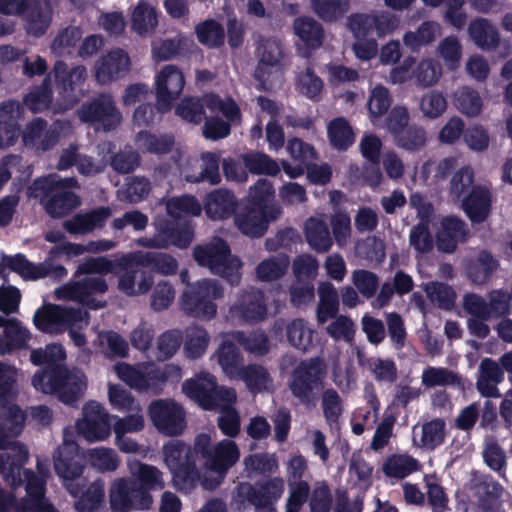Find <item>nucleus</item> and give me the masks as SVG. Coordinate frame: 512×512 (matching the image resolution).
<instances>
[{"label": "nucleus", "mask_w": 512, "mask_h": 512, "mask_svg": "<svg viewBox=\"0 0 512 512\" xmlns=\"http://www.w3.org/2000/svg\"><path fill=\"white\" fill-rule=\"evenodd\" d=\"M52 73L61 99L53 103L50 77H45L40 85L32 87L23 97V104L34 114L45 111H51L54 115L63 113L72 109L79 101V95L75 90L84 82L86 68L78 65L69 69L64 61H56Z\"/></svg>", "instance_id": "nucleus-1"}, {"label": "nucleus", "mask_w": 512, "mask_h": 512, "mask_svg": "<svg viewBox=\"0 0 512 512\" xmlns=\"http://www.w3.org/2000/svg\"><path fill=\"white\" fill-rule=\"evenodd\" d=\"M54 470L68 493L77 498V512H98L105 497L104 486L95 481L86 487L87 481L82 477L84 462L75 442L65 441L58 447L54 456Z\"/></svg>", "instance_id": "nucleus-2"}, {"label": "nucleus", "mask_w": 512, "mask_h": 512, "mask_svg": "<svg viewBox=\"0 0 512 512\" xmlns=\"http://www.w3.org/2000/svg\"><path fill=\"white\" fill-rule=\"evenodd\" d=\"M213 447L211 437L206 433H200L195 437L193 447L181 440H171L164 445V461L172 474L175 486L191 488L196 485L200 478L197 460L206 462Z\"/></svg>", "instance_id": "nucleus-3"}, {"label": "nucleus", "mask_w": 512, "mask_h": 512, "mask_svg": "<svg viewBox=\"0 0 512 512\" xmlns=\"http://www.w3.org/2000/svg\"><path fill=\"white\" fill-rule=\"evenodd\" d=\"M84 378L70 372L65 365H49L34 374L32 385L37 391L56 395L61 402L72 405L86 388Z\"/></svg>", "instance_id": "nucleus-4"}, {"label": "nucleus", "mask_w": 512, "mask_h": 512, "mask_svg": "<svg viewBox=\"0 0 512 512\" xmlns=\"http://www.w3.org/2000/svg\"><path fill=\"white\" fill-rule=\"evenodd\" d=\"M180 279L182 283L187 284L180 297L182 311L194 318L205 320L214 318L217 313V305L214 301L223 297V287L216 280L211 279H202L195 284H189L187 269L180 272Z\"/></svg>", "instance_id": "nucleus-5"}, {"label": "nucleus", "mask_w": 512, "mask_h": 512, "mask_svg": "<svg viewBox=\"0 0 512 512\" xmlns=\"http://www.w3.org/2000/svg\"><path fill=\"white\" fill-rule=\"evenodd\" d=\"M193 258L200 267L208 268L212 274L226 279L230 284L240 280V261L231 254L228 243L215 237L212 241L198 244L193 248Z\"/></svg>", "instance_id": "nucleus-6"}, {"label": "nucleus", "mask_w": 512, "mask_h": 512, "mask_svg": "<svg viewBox=\"0 0 512 512\" xmlns=\"http://www.w3.org/2000/svg\"><path fill=\"white\" fill-rule=\"evenodd\" d=\"M326 365L319 357L301 360L293 369L289 388L292 395L307 409L316 406L318 392L323 388Z\"/></svg>", "instance_id": "nucleus-7"}, {"label": "nucleus", "mask_w": 512, "mask_h": 512, "mask_svg": "<svg viewBox=\"0 0 512 512\" xmlns=\"http://www.w3.org/2000/svg\"><path fill=\"white\" fill-rule=\"evenodd\" d=\"M88 317V313L80 308H67L49 304L38 309L34 315L35 327L45 333L63 331L68 328V335L77 347L87 343L85 334L75 330L73 326Z\"/></svg>", "instance_id": "nucleus-8"}, {"label": "nucleus", "mask_w": 512, "mask_h": 512, "mask_svg": "<svg viewBox=\"0 0 512 512\" xmlns=\"http://www.w3.org/2000/svg\"><path fill=\"white\" fill-rule=\"evenodd\" d=\"M36 189L43 192L41 203L52 218H61L80 205L79 196L70 188L77 185L75 178H57L49 176L34 182Z\"/></svg>", "instance_id": "nucleus-9"}, {"label": "nucleus", "mask_w": 512, "mask_h": 512, "mask_svg": "<svg viewBox=\"0 0 512 512\" xmlns=\"http://www.w3.org/2000/svg\"><path fill=\"white\" fill-rule=\"evenodd\" d=\"M187 397L195 401L204 410H213L222 405H231L236 401L233 388L219 386L217 379L210 373L201 372L182 384Z\"/></svg>", "instance_id": "nucleus-10"}, {"label": "nucleus", "mask_w": 512, "mask_h": 512, "mask_svg": "<svg viewBox=\"0 0 512 512\" xmlns=\"http://www.w3.org/2000/svg\"><path fill=\"white\" fill-rule=\"evenodd\" d=\"M17 394L16 368L0 361V409L6 408L1 412L0 418L14 437L20 436L26 421V414L19 405L12 404L7 407L17 398Z\"/></svg>", "instance_id": "nucleus-11"}, {"label": "nucleus", "mask_w": 512, "mask_h": 512, "mask_svg": "<svg viewBox=\"0 0 512 512\" xmlns=\"http://www.w3.org/2000/svg\"><path fill=\"white\" fill-rule=\"evenodd\" d=\"M154 226L156 234L144 243L148 247L167 248L174 245L183 249L187 248L194 238V231L189 223L181 222L168 214L157 215Z\"/></svg>", "instance_id": "nucleus-12"}, {"label": "nucleus", "mask_w": 512, "mask_h": 512, "mask_svg": "<svg viewBox=\"0 0 512 512\" xmlns=\"http://www.w3.org/2000/svg\"><path fill=\"white\" fill-rule=\"evenodd\" d=\"M107 291L108 284L103 277H85L56 288L55 296L57 299L77 301L91 310H97L104 308L106 301L97 300L93 295H102Z\"/></svg>", "instance_id": "nucleus-13"}, {"label": "nucleus", "mask_w": 512, "mask_h": 512, "mask_svg": "<svg viewBox=\"0 0 512 512\" xmlns=\"http://www.w3.org/2000/svg\"><path fill=\"white\" fill-rule=\"evenodd\" d=\"M148 415L155 428L163 435L178 436L186 428V414L173 399H156L148 407Z\"/></svg>", "instance_id": "nucleus-14"}, {"label": "nucleus", "mask_w": 512, "mask_h": 512, "mask_svg": "<svg viewBox=\"0 0 512 512\" xmlns=\"http://www.w3.org/2000/svg\"><path fill=\"white\" fill-rule=\"evenodd\" d=\"M78 116L82 122L98 124L105 132L114 130L122 119L113 97L106 93L83 103Z\"/></svg>", "instance_id": "nucleus-15"}, {"label": "nucleus", "mask_w": 512, "mask_h": 512, "mask_svg": "<svg viewBox=\"0 0 512 512\" xmlns=\"http://www.w3.org/2000/svg\"><path fill=\"white\" fill-rule=\"evenodd\" d=\"M285 482L281 477L259 480L251 484L240 483L237 487L238 496L256 509L275 508V503L284 493Z\"/></svg>", "instance_id": "nucleus-16"}, {"label": "nucleus", "mask_w": 512, "mask_h": 512, "mask_svg": "<svg viewBox=\"0 0 512 512\" xmlns=\"http://www.w3.org/2000/svg\"><path fill=\"white\" fill-rule=\"evenodd\" d=\"M257 50L259 61L254 72V78L259 82L260 90L270 91L272 87L271 75L273 72H282L283 45L275 38H268L262 41Z\"/></svg>", "instance_id": "nucleus-17"}, {"label": "nucleus", "mask_w": 512, "mask_h": 512, "mask_svg": "<svg viewBox=\"0 0 512 512\" xmlns=\"http://www.w3.org/2000/svg\"><path fill=\"white\" fill-rule=\"evenodd\" d=\"M111 418L99 402L91 400L83 407V418L77 421V430L90 442L104 440L111 433Z\"/></svg>", "instance_id": "nucleus-18"}, {"label": "nucleus", "mask_w": 512, "mask_h": 512, "mask_svg": "<svg viewBox=\"0 0 512 512\" xmlns=\"http://www.w3.org/2000/svg\"><path fill=\"white\" fill-rule=\"evenodd\" d=\"M130 477H127L139 492L141 503L153 504L152 491L164 489L163 473L156 467L137 461L130 464Z\"/></svg>", "instance_id": "nucleus-19"}, {"label": "nucleus", "mask_w": 512, "mask_h": 512, "mask_svg": "<svg viewBox=\"0 0 512 512\" xmlns=\"http://www.w3.org/2000/svg\"><path fill=\"white\" fill-rule=\"evenodd\" d=\"M281 212V208H272L269 211L245 204L241 210L235 214V223L244 235L258 238L265 234L268 224L276 220Z\"/></svg>", "instance_id": "nucleus-20"}, {"label": "nucleus", "mask_w": 512, "mask_h": 512, "mask_svg": "<svg viewBox=\"0 0 512 512\" xmlns=\"http://www.w3.org/2000/svg\"><path fill=\"white\" fill-rule=\"evenodd\" d=\"M185 78L176 65H166L156 77V99L162 111H170L172 103L182 93Z\"/></svg>", "instance_id": "nucleus-21"}, {"label": "nucleus", "mask_w": 512, "mask_h": 512, "mask_svg": "<svg viewBox=\"0 0 512 512\" xmlns=\"http://www.w3.org/2000/svg\"><path fill=\"white\" fill-rule=\"evenodd\" d=\"M59 121H55L50 128L48 122L35 117L29 121L24 130L21 129V138L23 145L27 148H36L39 151H48L52 149L60 140V131L56 127Z\"/></svg>", "instance_id": "nucleus-22"}, {"label": "nucleus", "mask_w": 512, "mask_h": 512, "mask_svg": "<svg viewBox=\"0 0 512 512\" xmlns=\"http://www.w3.org/2000/svg\"><path fill=\"white\" fill-rule=\"evenodd\" d=\"M240 458V451L237 444L230 439H224L218 442L212 450V453L206 462H203V467L207 470L216 473L219 480L213 484L208 485L205 479L204 485L209 488L217 487L224 479L227 472L238 462Z\"/></svg>", "instance_id": "nucleus-23"}, {"label": "nucleus", "mask_w": 512, "mask_h": 512, "mask_svg": "<svg viewBox=\"0 0 512 512\" xmlns=\"http://www.w3.org/2000/svg\"><path fill=\"white\" fill-rule=\"evenodd\" d=\"M24 105L17 100L0 103V150L14 146L21 136Z\"/></svg>", "instance_id": "nucleus-24"}, {"label": "nucleus", "mask_w": 512, "mask_h": 512, "mask_svg": "<svg viewBox=\"0 0 512 512\" xmlns=\"http://www.w3.org/2000/svg\"><path fill=\"white\" fill-rule=\"evenodd\" d=\"M140 497L138 490L128 478L115 479L109 490L111 512L150 510L147 503H141Z\"/></svg>", "instance_id": "nucleus-25"}, {"label": "nucleus", "mask_w": 512, "mask_h": 512, "mask_svg": "<svg viewBox=\"0 0 512 512\" xmlns=\"http://www.w3.org/2000/svg\"><path fill=\"white\" fill-rule=\"evenodd\" d=\"M19 16L25 22L27 34L39 38L52 23L53 8L49 0H27Z\"/></svg>", "instance_id": "nucleus-26"}, {"label": "nucleus", "mask_w": 512, "mask_h": 512, "mask_svg": "<svg viewBox=\"0 0 512 512\" xmlns=\"http://www.w3.org/2000/svg\"><path fill=\"white\" fill-rule=\"evenodd\" d=\"M461 208L473 224L485 222L492 211V193L486 186L474 185L462 198Z\"/></svg>", "instance_id": "nucleus-27"}, {"label": "nucleus", "mask_w": 512, "mask_h": 512, "mask_svg": "<svg viewBox=\"0 0 512 512\" xmlns=\"http://www.w3.org/2000/svg\"><path fill=\"white\" fill-rule=\"evenodd\" d=\"M126 262L165 276L175 275L179 266L174 256L158 251L133 252L127 255Z\"/></svg>", "instance_id": "nucleus-28"}, {"label": "nucleus", "mask_w": 512, "mask_h": 512, "mask_svg": "<svg viewBox=\"0 0 512 512\" xmlns=\"http://www.w3.org/2000/svg\"><path fill=\"white\" fill-rule=\"evenodd\" d=\"M232 311L241 319L250 323L262 321L267 316V304L263 291L250 288L238 297Z\"/></svg>", "instance_id": "nucleus-29"}, {"label": "nucleus", "mask_w": 512, "mask_h": 512, "mask_svg": "<svg viewBox=\"0 0 512 512\" xmlns=\"http://www.w3.org/2000/svg\"><path fill=\"white\" fill-rule=\"evenodd\" d=\"M112 214L108 206H100L85 213H77L63 222V228L70 234H88L95 229H102Z\"/></svg>", "instance_id": "nucleus-30"}, {"label": "nucleus", "mask_w": 512, "mask_h": 512, "mask_svg": "<svg viewBox=\"0 0 512 512\" xmlns=\"http://www.w3.org/2000/svg\"><path fill=\"white\" fill-rule=\"evenodd\" d=\"M130 66V58L123 49H115L102 56L96 63V80L107 84L122 77Z\"/></svg>", "instance_id": "nucleus-31"}, {"label": "nucleus", "mask_w": 512, "mask_h": 512, "mask_svg": "<svg viewBox=\"0 0 512 512\" xmlns=\"http://www.w3.org/2000/svg\"><path fill=\"white\" fill-rule=\"evenodd\" d=\"M295 35L304 46L303 57H310L312 51L321 47L325 31L321 23L308 16L297 17L293 22Z\"/></svg>", "instance_id": "nucleus-32"}, {"label": "nucleus", "mask_w": 512, "mask_h": 512, "mask_svg": "<svg viewBox=\"0 0 512 512\" xmlns=\"http://www.w3.org/2000/svg\"><path fill=\"white\" fill-rule=\"evenodd\" d=\"M237 199L234 193L225 188H218L209 192L204 200V209L212 220L229 219L237 209Z\"/></svg>", "instance_id": "nucleus-33"}, {"label": "nucleus", "mask_w": 512, "mask_h": 512, "mask_svg": "<svg viewBox=\"0 0 512 512\" xmlns=\"http://www.w3.org/2000/svg\"><path fill=\"white\" fill-rule=\"evenodd\" d=\"M467 235L468 230L463 220L456 216L445 217L436 236L437 248L445 253H453L459 241H466Z\"/></svg>", "instance_id": "nucleus-34"}, {"label": "nucleus", "mask_w": 512, "mask_h": 512, "mask_svg": "<svg viewBox=\"0 0 512 512\" xmlns=\"http://www.w3.org/2000/svg\"><path fill=\"white\" fill-rule=\"evenodd\" d=\"M499 267V261L488 250H481L475 257L469 259L465 266L466 275L473 283H487Z\"/></svg>", "instance_id": "nucleus-35"}, {"label": "nucleus", "mask_w": 512, "mask_h": 512, "mask_svg": "<svg viewBox=\"0 0 512 512\" xmlns=\"http://www.w3.org/2000/svg\"><path fill=\"white\" fill-rule=\"evenodd\" d=\"M480 512H496L501 507L503 486L492 476L482 477L475 486Z\"/></svg>", "instance_id": "nucleus-36"}, {"label": "nucleus", "mask_w": 512, "mask_h": 512, "mask_svg": "<svg viewBox=\"0 0 512 512\" xmlns=\"http://www.w3.org/2000/svg\"><path fill=\"white\" fill-rule=\"evenodd\" d=\"M145 383L142 392L160 394L167 382L178 383L182 378V369L175 364L153 367L144 372Z\"/></svg>", "instance_id": "nucleus-37"}, {"label": "nucleus", "mask_w": 512, "mask_h": 512, "mask_svg": "<svg viewBox=\"0 0 512 512\" xmlns=\"http://www.w3.org/2000/svg\"><path fill=\"white\" fill-rule=\"evenodd\" d=\"M468 34L481 50L490 51L498 47L500 35L495 26L485 18H476L468 26Z\"/></svg>", "instance_id": "nucleus-38"}, {"label": "nucleus", "mask_w": 512, "mask_h": 512, "mask_svg": "<svg viewBox=\"0 0 512 512\" xmlns=\"http://www.w3.org/2000/svg\"><path fill=\"white\" fill-rule=\"evenodd\" d=\"M305 238L310 247L317 253L327 252L333 240L328 225L321 219L310 217L304 225Z\"/></svg>", "instance_id": "nucleus-39"}, {"label": "nucleus", "mask_w": 512, "mask_h": 512, "mask_svg": "<svg viewBox=\"0 0 512 512\" xmlns=\"http://www.w3.org/2000/svg\"><path fill=\"white\" fill-rule=\"evenodd\" d=\"M1 260L6 268L19 274L24 280H38L48 276L46 266L30 262L22 253L14 256L2 255Z\"/></svg>", "instance_id": "nucleus-40"}, {"label": "nucleus", "mask_w": 512, "mask_h": 512, "mask_svg": "<svg viewBox=\"0 0 512 512\" xmlns=\"http://www.w3.org/2000/svg\"><path fill=\"white\" fill-rule=\"evenodd\" d=\"M131 26L140 36L154 32L158 26L156 8L146 1H139L131 15Z\"/></svg>", "instance_id": "nucleus-41"}, {"label": "nucleus", "mask_w": 512, "mask_h": 512, "mask_svg": "<svg viewBox=\"0 0 512 512\" xmlns=\"http://www.w3.org/2000/svg\"><path fill=\"white\" fill-rule=\"evenodd\" d=\"M319 303L317 306V319L325 323L333 318L339 311V295L331 282H321L318 286Z\"/></svg>", "instance_id": "nucleus-42"}, {"label": "nucleus", "mask_w": 512, "mask_h": 512, "mask_svg": "<svg viewBox=\"0 0 512 512\" xmlns=\"http://www.w3.org/2000/svg\"><path fill=\"white\" fill-rule=\"evenodd\" d=\"M245 204L269 211L272 208H281L275 202V189L273 184L267 179H259L250 187Z\"/></svg>", "instance_id": "nucleus-43"}, {"label": "nucleus", "mask_w": 512, "mask_h": 512, "mask_svg": "<svg viewBox=\"0 0 512 512\" xmlns=\"http://www.w3.org/2000/svg\"><path fill=\"white\" fill-rule=\"evenodd\" d=\"M331 146L339 151H346L355 142L354 132L344 117L331 120L327 127Z\"/></svg>", "instance_id": "nucleus-44"}, {"label": "nucleus", "mask_w": 512, "mask_h": 512, "mask_svg": "<svg viewBox=\"0 0 512 512\" xmlns=\"http://www.w3.org/2000/svg\"><path fill=\"white\" fill-rule=\"evenodd\" d=\"M135 140L142 151L156 155L168 154L174 146L172 135L163 134L158 136L147 130L139 131Z\"/></svg>", "instance_id": "nucleus-45"}, {"label": "nucleus", "mask_w": 512, "mask_h": 512, "mask_svg": "<svg viewBox=\"0 0 512 512\" xmlns=\"http://www.w3.org/2000/svg\"><path fill=\"white\" fill-rule=\"evenodd\" d=\"M201 211V205L193 195L186 194L179 197H173L166 203V212L168 216L184 223H188L186 216H199Z\"/></svg>", "instance_id": "nucleus-46"}, {"label": "nucleus", "mask_w": 512, "mask_h": 512, "mask_svg": "<svg viewBox=\"0 0 512 512\" xmlns=\"http://www.w3.org/2000/svg\"><path fill=\"white\" fill-rule=\"evenodd\" d=\"M29 336V331L18 319L10 318L9 324L4 329V337L0 339V355L23 348Z\"/></svg>", "instance_id": "nucleus-47"}, {"label": "nucleus", "mask_w": 512, "mask_h": 512, "mask_svg": "<svg viewBox=\"0 0 512 512\" xmlns=\"http://www.w3.org/2000/svg\"><path fill=\"white\" fill-rule=\"evenodd\" d=\"M446 439V422L442 418H433L421 426V437L418 446L429 451L444 444Z\"/></svg>", "instance_id": "nucleus-48"}, {"label": "nucleus", "mask_w": 512, "mask_h": 512, "mask_svg": "<svg viewBox=\"0 0 512 512\" xmlns=\"http://www.w3.org/2000/svg\"><path fill=\"white\" fill-rule=\"evenodd\" d=\"M197 40L208 48H219L225 42L224 27L215 19H206L195 26Z\"/></svg>", "instance_id": "nucleus-49"}, {"label": "nucleus", "mask_w": 512, "mask_h": 512, "mask_svg": "<svg viewBox=\"0 0 512 512\" xmlns=\"http://www.w3.org/2000/svg\"><path fill=\"white\" fill-rule=\"evenodd\" d=\"M440 26L433 21H424L416 31H408L404 34V44L413 51H418L422 46H426L435 41Z\"/></svg>", "instance_id": "nucleus-50"}, {"label": "nucleus", "mask_w": 512, "mask_h": 512, "mask_svg": "<svg viewBox=\"0 0 512 512\" xmlns=\"http://www.w3.org/2000/svg\"><path fill=\"white\" fill-rule=\"evenodd\" d=\"M311 6L320 19L333 23L347 14L350 0H311Z\"/></svg>", "instance_id": "nucleus-51"}, {"label": "nucleus", "mask_w": 512, "mask_h": 512, "mask_svg": "<svg viewBox=\"0 0 512 512\" xmlns=\"http://www.w3.org/2000/svg\"><path fill=\"white\" fill-rule=\"evenodd\" d=\"M243 163L252 174L276 176L280 166L276 160L263 152H250L242 155Z\"/></svg>", "instance_id": "nucleus-52"}, {"label": "nucleus", "mask_w": 512, "mask_h": 512, "mask_svg": "<svg viewBox=\"0 0 512 512\" xmlns=\"http://www.w3.org/2000/svg\"><path fill=\"white\" fill-rule=\"evenodd\" d=\"M419 469L417 459L409 455H392L383 464V472L388 477L403 479Z\"/></svg>", "instance_id": "nucleus-53"}, {"label": "nucleus", "mask_w": 512, "mask_h": 512, "mask_svg": "<svg viewBox=\"0 0 512 512\" xmlns=\"http://www.w3.org/2000/svg\"><path fill=\"white\" fill-rule=\"evenodd\" d=\"M218 363L223 372L230 376H237L241 370L243 360L238 347L231 341H224L217 350Z\"/></svg>", "instance_id": "nucleus-54"}, {"label": "nucleus", "mask_w": 512, "mask_h": 512, "mask_svg": "<svg viewBox=\"0 0 512 512\" xmlns=\"http://www.w3.org/2000/svg\"><path fill=\"white\" fill-rule=\"evenodd\" d=\"M290 261L287 255L271 256L261 261L256 267V274L261 281H274L285 275Z\"/></svg>", "instance_id": "nucleus-55"}, {"label": "nucleus", "mask_w": 512, "mask_h": 512, "mask_svg": "<svg viewBox=\"0 0 512 512\" xmlns=\"http://www.w3.org/2000/svg\"><path fill=\"white\" fill-rule=\"evenodd\" d=\"M252 392H262L272 381L267 369L259 364L243 366L237 375Z\"/></svg>", "instance_id": "nucleus-56"}, {"label": "nucleus", "mask_w": 512, "mask_h": 512, "mask_svg": "<svg viewBox=\"0 0 512 512\" xmlns=\"http://www.w3.org/2000/svg\"><path fill=\"white\" fill-rule=\"evenodd\" d=\"M286 336L289 344L302 352H306L313 343V331L300 318L292 320L286 326Z\"/></svg>", "instance_id": "nucleus-57"}, {"label": "nucleus", "mask_w": 512, "mask_h": 512, "mask_svg": "<svg viewBox=\"0 0 512 512\" xmlns=\"http://www.w3.org/2000/svg\"><path fill=\"white\" fill-rule=\"evenodd\" d=\"M455 107L464 115L475 117L482 110V99L479 93L470 87H461L455 93Z\"/></svg>", "instance_id": "nucleus-58"}, {"label": "nucleus", "mask_w": 512, "mask_h": 512, "mask_svg": "<svg viewBox=\"0 0 512 512\" xmlns=\"http://www.w3.org/2000/svg\"><path fill=\"white\" fill-rule=\"evenodd\" d=\"M209 341V334L204 328L196 326L188 329L184 342L187 357L190 359L200 358L206 352Z\"/></svg>", "instance_id": "nucleus-59"}, {"label": "nucleus", "mask_w": 512, "mask_h": 512, "mask_svg": "<svg viewBox=\"0 0 512 512\" xmlns=\"http://www.w3.org/2000/svg\"><path fill=\"white\" fill-rule=\"evenodd\" d=\"M296 86L298 91L308 99L318 101L323 90L324 83L318 77L312 67H307L305 71L297 76Z\"/></svg>", "instance_id": "nucleus-60"}, {"label": "nucleus", "mask_w": 512, "mask_h": 512, "mask_svg": "<svg viewBox=\"0 0 512 512\" xmlns=\"http://www.w3.org/2000/svg\"><path fill=\"white\" fill-rule=\"evenodd\" d=\"M323 416L329 425L337 424L343 414V401L334 388H327L321 397Z\"/></svg>", "instance_id": "nucleus-61"}, {"label": "nucleus", "mask_w": 512, "mask_h": 512, "mask_svg": "<svg viewBox=\"0 0 512 512\" xmlns=\"http://www.w3.org/2000/svg\"><path fill=\"white\" fill-rule=\"evenodd\" d=\"M474 186V173L470 167H462L450 180L449 195L456 201H462V198Z\"/></svg>", "instance_id": "nucleus-62"}, {"label": "nucleus", "mask_w": 512, "mask_h": 512, "mask_svg": "<svg viewBox=\"0 0 512 512\" xmlns=\"http://www.w3.org/2000/svg\"><path fill=\"white\" fill-rule=\"evenodd\" d=\"M176 114L183 120L192 123L200 124L206 114L201 104L199 97H184L175 109Z\"/></svg>", "instance_id": "nucleus-63"}, {"label": "nucleus", "mask_w": 512, "mask_h": 512, "mask_svg": "<svg viewBox=\"0 0 512 512\" xmlns=\"http://www.w3.org/2000/svg\"><path fill=\"white\" fill-rule=\"evenodd\" d=\"M426 131L423 127L411 124L395 138L398 147L407 151H418L426 144Z\"/></svg>", "instance_id": "nucleus-64"}]
</instances>
